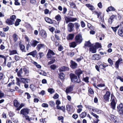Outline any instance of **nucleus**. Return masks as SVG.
<instances>
[{
  "label": "nucleus",
  "mask_w": 123,
  "mask_h": 123,
  "mask_svg": "<svg viewBox=\"0 0 123 123\" xmlns=\"http://www.w3.org/2000/svg\"><path fill=\"white\" fill-rule=\"evenodd\" d=\"M75 73L78 76L79 79L77 78V76L73 74H71L70 75V77L71 81L73 82H76L78 83L81 81V80L79 79L80 75L82 73V71L80 69L76 70L75 71Z\"/></svg>",
  "instance_id": "1"
},
{
  "label": "nucleus",
  "mask_w": 123,
  "mask_h": 123,
  "mask_svg": "<svg viewBox=\"0 0 123 123\" xmlns=\"http://www.w3.org/2000/svg\"><path fill=\"white\" fill-rule=\"evenodd\" d=\"M16 80L17 81L16 83L17 84L20 86V84L19 83V82L23 83H28L29 81V80L28 79L24 78H19L17 77L16 78Z\"/></svg>",
  "instance_id": "2"
},
{
  "label": "nucleus",
  "mask_w": 123,
  "mask_h": 123,
  "mask_svg": "<svg viewBox=\"0 0 123 123\" xmlns=\"http://www.w3.org/2000/svg\"><path fill=\"white\" fill-rule=\"evenodd\" d=\"M111 107L113 109H115L116 103L115 102L116 98L115 97L113 94H111Z\"/></svg>",
  "instance_id": "3"
},
{
  "label": "nucleus",
  "mask_w": 123,
  "mask_h": 123,
  "mask_svg": "<svg viewBox=\"0 0 123 123\" xmlns=\"http://www.w3.org/2000/svg\"><path fill=\"white\" fill-rule=\"evenodd\" d=\"M30 109L25 108L22 109L21 111L20 114L23 115V116L27 115L29 112Z\"/></svg>",
  "instance_id": "4"
},
{
  "label": "nucleus",
  "mask_w": 123,
  "mask_h": 123,
  "mask_svg": "<svg viewBox=\"0 0 123 123\" xmlns=\"http://www.w3.org/2000/svg\"><path fill=\"white\" fill-rule=\"evenodd\" d=\"M65 20L67 24L69 22H74L77 20V18L71 17H66L65 18Z\"/></svg>",
  "instance_id": "5"
},
{
  "label": "nucleus",
  "mask_w": 123,
  "mask_h": 123,
  "mask_svg": "<svg viewBox=\"0 0 123 123\" xmlns=\"http://www.w3.org/2000/svg\"><path fill=\"white\" fill-rule=\"evenodd\" d=\"M82 39L81 35L80 34H78L75 37V41L76 43L79 44L81 43L82 41Z\"/></svg>",
  "instance_id": "6"
},
{
  "label": "nucleus",
  "mask_w": 123,
  "mask_h": 123,
  "mask_svg": "<svg viewBox=\"0 0 123 123\" xmlns=\"http://www.w3.org/2000/svg\"><path fill=\"white\" fill-rule=\"evenodd\" d=\"M55 55V53L52 50L49 49L47 55V58H51L52 56Z\"/></svg>",
  "instance_id": "7"
},
{
  "label": "nucleus",
  "mask_w": 123,
  "mask_h": 123,
  "mask_svg": "<svg viewBox=\"0 0 123 123\" xmlns=\"http://www.w3.org/2000/svg\"><path fill=\"white\" fill-rule=\"evenodd\" d=\"M74 25L73 23H69L68 25L67 29L68 31L70 32L72 31L74 29Z\"/></svg>",
  "instance_id": "8"
},
{
  "label": "nucleus",
  "mask_w": 123,
  "mask_h": 123,
  "mask_svg": "<svg viewBox=\"0 0 123 123\" xmlns=\"http://www.w3.org/2000/svg\"><path fill=\"white\" fill-rule=\"evenodd\" d=\"M110 95V92L108 91H106L105 94L103 96L104 99L105 101H109Z\"/></svg>",
  "instance_id": "9"
},
{
  "label": "nucleus",
  "mask_w": 123,
  "mask_h": 123,
  "mask_svg": "<svg viewBox=\"0 0 123 123\" xmlns=\"http://www.w3.org/2000/svg\"><path fill=\"white\" fill-rule=\"evenodd\" d=\"M117 111L120 114H123V105L122 104H120L117 107Z\"/></svg>",
  "instance_id": "10"
},
{
  "label": "nucleus",
  "mask_w": 123,
  "mask_h": 123,
  "mask_svg": "<svg viewBox=\"0 0 123 123\" xmlns=\"http://www.w3.org/2000/svg\"><path fill=\"white\" fill-rule=\"evenodd\" d=\"M39 33L40 35L43 38H45L47 37L46 33L45 31L43 30H41Z\"/></svg>",
  "instance_id": "11"
},
{
  "label": "nucleus",
  "mask_w": 123,
  "mask_h": 123,
  "mask_svg": "<svg viewBox=\"0 0 123 123\" xmlns=\"http://www.w3.org/2000/svg\"><path fill=\"white\" fill-rule=\"evenodd\" d=\"M45 47V45L43 44H38L37 47V48L38 51H39L40 49H44Z\"/></svg>",
  "instance_id": "12"
},
{
  "label": "nucleus",
  "mask_w": 123,
  "mask_h": 123,
  "mask_svg": "<svg viewBox=\"0 0 123 123\" xmlns=\"http://www.w3.org/2000/svg\"><path fill=\"white\" fill-rule=\"evenodd\" d=\"M25 74L23 73V72L22 71V68L20 69L19 71L17 73V75L19 77H22L25 75Z\"/></svg>",
  "instance_id": "13"
},
{
  "label": "nucleus",
  "mask_w": 123,
  "mask_h": 123,
  "mask_svg": "<svg viewBox=\"0 0 123 123\" xmlns=\"http://www.w3.org/2000/svg\"><path fill=\"white\" fill-rule=\"evenodd\" d=\"M86 6L91 10L92 11L95 10V8L92 5L90 4H86Z\"/></svg>",
  "instance_id": "14"
},
{
  "label": "nucleus",
  "mask_w": 123,
  "mask_h": 123,
  "mask_svg": "<svg viewBox=\"0 0 123 123\" xmlns=\"http://www.w3.org/2000/svg\"><path fill=\"white\" fill-rule=\"evenodd\" d=\"M100 58V56L99 55L97 54H94L93 55L92 59L94 60H98Z\"/></svg>",
  "instance_id": "15"
},
{
  "label": "nucleus",
  "mask_w": 123,
  "mask_h": 123,
  "mask_svg": "<svg viewBox=\"0 0 123 123\" xmlns=\"http://www.w3.org/2000/svg\"><path fill=\"white\" fill-rule=\"evenodd\" d=\"M37 54V52L36 50L34 51L27 54V55H32L33 57H35Z\"/></svg>",
  "instance_id": "16"
},
{
  "label": "nucleus",
  "mask_w": 123,
  "mask_h": 123,
  "mask_svg": "<svg viewBox=\"0 0 123 123\" xmlns=\"http://www.w3.org/2000/svg\"><path fill=\"white\" fill-rule=\"evenodd\" d=\"M77 64L75 62H71L70 67L73 69H74L77 67Z\"/></svg>",
  "instance_id": "17"
},
{
  "label": "nucleus",
  "mask_w": 123,
  "mask_h": 123,
  "mask_svg": "<svg viewBox=\"0 0 123 123\" xmlns=\"http://www.w3.org/2000/svg\"><path fill=\"white\" fill-rule=\"evenodd\" d=\"M6 22V24L9 25H12L14 23L13 21L10 18L7 19Z\"/></svg>",
  "instance_id": "18"
},
{
  "label": "nucleus",
  "mask_w": 123,
  "mask_h": 123,
  "mask_svg": "<svg viewBox=\"0 0 123 123\" xmlns=\"http://www.w3.org/2000/svg\"><path fill=\"white\" fill-rule=\"evenodd\" d=\"M68 70L69 68L68 67L63 66L60 68L59 69V71L60 72L64 71H66Z\"/></svg>",
  "instance_id": "19"
},
{
  "label": "nucleus",
  "mask_w": 123,
  "mask_h": 123,
  "mask_svg": "<svg viewBox=\"0 0 123 123\" xmlns=\"http://www.w3.org/2000/svg\"><path fill=\"white\" fill-rule=\"evenodd\" d=\"M74 37V35L73 34H70L67 36V39L68 40L72 39Z\"/></svg>",
  "instance_id": "20"
},
{
  "label": "nucleus",
  "mask_w": 123,
  "mask_h": 123,
  "mask_svg": "<svg viewBox=\"0 0 123 123\" xmlns=\"http://www.w3.org/2000/svg\"><path fill=\"white\" fill-rule=\"evenodd\" d=\"M14 105L16 107H18L19 105V103L16 99L14 100L13 101Z\"/></svg>",
  "instance_id": "21"
},
{
  "label": "nucleus",
  "mask_w": 123,
  "mask_h": 123,
  "mask_svg": "<svg viewBox=\"0 0 123 123\" xmlns=\"http://www.w3.org/2000/svg\"><path fill=\"white\" fill-rule=\"evenodd\" d=\"M39 43V42L34 40L32 41L31 45L32 47H35L36 46L37 44Z\"/></svg>",
  "instance_id": "22"
},
{
  "label": "nucleus",
  "mask_w": 123,
  "mask_h": 123,
  "mask_svg": "<svg viewBox=\"0 0 123 123\" xmlns=\"http://www.w3.org/2000/svg\"><path fill=\"white\" fill-rule=\"evenodd\" d=\"M73 90V88L72 87L70 86L68 87L66 89V92L67 93H69L71 92Z\"/></svg>",
  "instance_id": "23"
},
{
  "label": "nucleus",
  "mask_w": 123,
  "mask_h": 123,
  "mask_svg": "<svg viewBox=\"0 0 123 123\" xmlns=\"http://www.w3.org/2000/svg\"><path fill=\"white\" fill-rule=\"evenodd\" d=\"M115 10V9L112 6L109 7L106 10L107 12H109L110 11H114Z\"/></svg>",
  "instance_id": "24"
},
{
  "label": "nucleus",
  "mask_w": 123,
  "mask_h": 123,
  "mask_svg": "<svg viewBox=\"0 0 123 123\" xmlns=\"http://www.w3.org/2000/svg\"><path fill=\"white\" fill-rule=\"evenodd\" d=\"M77 45L76 43L74 42L70 43L69 46L70 47L75 48Z\"/></svg>",
  "instance_id": "25"
},
{
  "label": "nucleus",
  "mask_w": 123,
  "mask_h": 123,
  "mask_svg": "<svg viewBox=\"0 0 123 123\" xmlns=\"http://www.w3.org/2000/svg\"><path fill=\"white\" fill-rule=\"evenodd\" d=\"M56 107L58 109L61 110L63 112L65 111V107L64 106H60L59 105H58L56 106Z\"/></svg>",
  "instance_id": "26"
},
{
  "label": "nucleus",
  "mask_w": 123,
  "mask_h": 123,
  "mask_svg": "<svg viewBox=\"0 0 123 123\" xmlns=\"http://www.w3.org/2000/svg\"><path fill=\"white\" fill-rule=\"evenodd\" d=\"M86 113L85 112H82L80 115V116L81 118H83L86 116Z\"/></svg>",
  "instance_id": "27"
},
{
  "label": "nucleus",
  "mask_w": 123,
  "mask_h": 123,
  "mask_svg": "<svg viewBox=\"0 0 123 123\" xmlns=\"http://www.w3.org/2000/svg\"><path fill=\"white\" fill-rule=\"evenodd\" d=\"M9 55H12L14 54H18L16 50H10L9 51Z\"/></svg>",
  "instance_id": "28"
},
{
  "label": "nucleus",
  "mask_w": 123,
  "mask_h": 123,
  "mask_svg": "<svg viewBox=\"0 0 123 123\" xmlns=\"http://www.w3.org/2000/svg\"><path fill=\"white\" fill-rule=\"evenodd\" d=\"M45 21L47 22L50 23L52 24L53 23L51 19L48 17H46L45 18Z\"/></svg>",
  "instance_id": "29"
},
{
  "label": "nucleus",
  "mask_w": 123,
  "mask_h": 123,
  "mask_svg": "<svg viewBox=\"0 0 123 123\" xmlns=\"http://www.w3.org/2000/svg\"><path fill=\"white\" fill-rule=\"evenodd\" d=\"M65 76V74L63 73H61L59 74V77L62 80H63Z\"/></svg>",
  "instance_id": "30"
},
{
  "label": "nucleus",
  "mask_w": 123,
  "mask_h": 123,
  "mask_svg": "<svg viewBox=\"0 0 123 123\" xmlns=\"http://www.w3.org/2000/svg\"><path fill=\"white\" fill-rule=\"evenodd\" d=\"M90 51L92 53H94L96 52V50L95 48L94 47H91L90 48Z\"/></svg>",
  "instance_id": "31"
},
{
  "label": "nucleus",
  "mask_w": 123,
  "mask_h": 123,
  "mask_svg": "<svg viewBox=\"0 0 123 123\" xmlns=\"http://www.w3.org/2000/svg\"><path fill=\"white\" fill-rule=\"evenodd\" d=\"M118 33L120 36H123V30L120 29L118 31Z\"/></svg>",
  "instance_id": "32"
},
{
  "label": "nucleus",
  "mask_w": 123,
  "mask_h": 123,
  "mask_svg": "<svg viewBox=\"0 0 123 123\" xmlns=\"http://www.w3.org/2000/svg\"><path fill=\"white\" fill-rule=\"evenodd\" d=\"M13 39L15 42H16L18 40V37L16 34H14L13 35Z\"/></svg>",
  "instance_id": "33"
},
{
  "label": "nucleus",
  "mask_w": 123,
  "mask_h": 123,
  "mask_svg": "<svg viewBox=\"0 0 123 123\" xmlns=\"http://www.w3.org/2000/svg\"><path fill=\"white\" fill-rule=\"evenodd\" d=\"M20 48L23 52H25V46L22 44H20Z\"/></svg>",
  "instance_id": "34"
},
{
  "label": "nucleus",
  "mask_w": 123,
  "mask_h": 123,
  "mask_svg": "<svg viewBox=\"0 0 123 123\" xmlns=\"http://www.w3.org/2000/svg\"><path fill=\"white\" fill-rule=\"evenodd\" d=\"M85 45L86 46L90 47L91 46V44L89 41L86 42L85 44Z\"/></svg>",
  "instance_id": "35"
},
{
  "label": "nucleus",
  "mask_w": 123,
  "mask_h": 123,
  "mask_svg": "<svg viewBox=\"0 0 123 123\" xmlns=\"http://www.w3.org/2000/svg\"><path fill=\"white\" fill-rule=\"evenodd\" d=\"M16 18V17L15 15H12L10 17V19L13 21L14 23Z\"/></svg>",
  "instance_id": "36"
},
{
  "label": "nucleus",
  "mask_w": 123,
  "mask_h": 123,
  "mask_svg": "<svg viewBox=\"0 0 123 123\" xmlns=\"http://www.w3.org/2000/svg\"><path fill=\"white\" fill-rule=\"evenodd\" d=\"M111 117L112 120L115 122L116 119V117L113 115H111Z\"/></svg>",
  "instance_id": "37"
},
{
  "label": "nucleus",
  "mask_w": 123,
  "mask_h": 123,
  "mask_svg": "<svg viewBox=\"0 0 123 123\" xmlns=\"http://www.w3.org/2000/svg\"><path fill=\"white\" fill-rule=\"evenodd\" d=\"M95 46L96 48H101L102 47L100 43H96Z\"/></svg>",
  "instance_id": "38"
},
{
  "label": "nucleus",
  "mask_w": 123,
  "mask_h": 123,
  "mask_svg": "<svg viewBox=\"0 0 123 123\" xmlns=\"http://www.w3.org/2000/svg\"><path fill=\"white\" fill-rule=\"evenodd\" d=\"M21 20L19 19H18L16 20L15 23V25L16 26H18L19 24V22H20Z\"/></svg>",
  "instance_id": "39"
},
{
  "label": "nucleus",
  "mask_w": 123,
  "mask_h": 123,
  "mask_svg": "<svg viewBox=\"0 0 123 123\" xmlns=\"http://www.w3.org/2000/svg\"><path fill=\"white\" fill-rule=\"evenodd\" d=\"M23 117H25V119L28 120V121H30V119L29 116L27 115L23 116Z\"/></svg>",
  "instance_id": "40"
},
{
  "label": "nucleus",
  "mask_w": 123,
  "mask_h": 123,
  "mask_svg": "<svg viewBox=\"0 0 123 123\" xmlns=\"http://www.w3.org/2000/svg\"><path fill=\"white\" fill-rule=\"evenodd\" d=\"M23 70L24 72V73L25 74L28 73V71L26 68L25 67H23Z\"/></svg>",
  "instance_id": "41"
},
{
  "label": "nucleus",
  "mask_w": 123,
  "mask_h": 123,
  "mask_svg": "<svg viewBox=\"0 0 123 123\" xmlns=\"http://www.w3.org/2000/svg\"><path fill=\"white\" fill-rule=\"evenodd\" d=\"M55 18L57 21H60L61 19V17L60 15H58L55 17Z\"/></svg>",
  "instance_id": "42"
},
{
  "label": "nucleus",
  "mask_w": 123,
  "mask_h": 123,
  "mask_svg": "<svg viewBox=\"0 0 123 123\" xmlns=\"http://www.w3.org/2000/svg\"><path fill=\"white\" fill-rule=\"evenodd\" d=\"M4 97V94L0 90V98H2Z\"/></svg>",
  "instance_id": "43"
},
{
  "label": "nucleus",
  "mask_w": 123,
  "mask_h": 123,
  "mask_svg": "<svg viewBox=\"0 0 123 123\" xmlns=\"http://www.w3.org/2000/svg\"><path fill=\"white\" fill-rule=\"evenodd\" d=\"M15 1L14 4L16 6H19L20 3L18 2V0H14Z\"/></svg>",
  "instance_id": "44"
},
{
  "label": "nucleus",
  "mask_w": 123,
  "mask_h": 123,
  "mask_svg": "<svg viewBox=\"0 0 123 123\" xmlns=\"http://www.w3.org/2000/svg\"><path fill=\"white\" fill-rule=\"evenodd\" d=\"M76 61L78 62H79V61H84L83 60V57L82 56H81L79 58L77 59Z\"/></svg>",
  "instance_id": "45"
},
{
  "label": "nucleus",
  "mask_w": 123,
  "mask_h": 123,
  "mask_svg": "<svg viewBox=\"0 0 123 123\" xmlns=\"http://www.w3.org/2000/svg\"><path fill=\"white\" fill-rule=\"evenodd\" d=\"M107 65H105L104 64H101L99 65L100 68L102 69H103L105 68V67L107 66Z\"/></svg>",
  "instance_id": "46"
},
{
  "label": "nucleus",
  "mask_w": 123,
  "mask_h": 123,
  "mask_svg": "<svg viewBox=\"0 0 123 123\" xmlns=\"http://www.w3.org/2000/svg\"><path fill=\"white\" fill-rule=\"evenodd\" d=\"M48 92L51 94H52L54 92V90L52 88H49L48 90Z\"/></svg>",
  "instance_id": "47"
},
{
  "label": "nucleus",
  "mask_w": 123,
  "mask_h": 123,
  "mask_svg": "<svg viewBox=\"0 0 123 123\" xmlns=\"http://www.w3.org/2000/svg\"><path fill=\"white\" fill-rule=\"evenodd\" d=\"M75 26L76 29L77 30L79 29V28L80 26V25L78 23H75Z\"/></svg>",
  "instance_id": "48"
},
{
  "label": "nucleus",
  "mask_w": 123,
  "mask_h": 123,
  "mask_svg": "<svg viewBox=\"0 0 123 123\" xmlns=\"http://www.w3.org/2000/svg\"><path fill=\"white\" fill-rule=\"evenodd\" d=\"M119 26H118L115 27H111V28L113 31L115 32H116V31L117 30L118 28L119 27Z\"/></svg>",
  "instance_id": "49"
},
{
  "label": "nucleus",
  "mask_w": 123,
  "mask_h": 123,
  "mask_svg": "<svg viewBox=\"0 0 123 123\" xmlns=\"http://www.w3.org/2000/svg\"><path fill=\"white\" fill-rule=\"evenodd\" d=\"M91 114L93 117H95L96 118L98 119L99 118V116L94 113L92 112H91Z\"/></svg>",
  "instance_id": "50"
},
{
  "label": "nucleus",
  "mask_w": 123,
  "mask_h": 123,
  "mask_svg": "<svg viewBox=\"0 0 123 123\" xmlns=\"http://www.w3.org/2000/svg\"><path fill=\"white\" fill-rule=\"evenodd\" d=\"M70 4L71 7L73 8H74L75 6V5L74 2L70 3Z\"/></svg>",
  "instance_id": "51"
},
{
  "label": "nucleus",
  "mask_w": 123,
  "mask_h": 123,
  "mask_svg": "<svg viewBox=\"0 0 123 123\" xmlns=\"http://www.w3.org/2000/svg\"><path fill=\"white\" fill-rule=\"evenodd\" d=\"M33 63L35 64L36 66L38 68H41V66L37 64V63L36 62H33Z\"/></svg>",
  "instance_id": "52"
},
{
  "label": "nucleus",
  "mask_w": 123,
  "mask_h": 123,
  "mask_svg": "<svg viewBox=\"0 0 123 123\" xmlns=\"http://www.w3.org/2000/svg\"><path fill=\"white\" fill-rule=\"evenodd\" d=\"M21 3L22 6H25L26 2V0H21Z\"/></svg>",
  "instance_id": "53"
},
{
  "label": "nucleus",
  "mask_w": 123,
  "mask_h": 123,
  "mask_svg": "<svg viewBox=\"0 0 123 123\" xmlns=\"http://www.w3.org/2000/svg\"><path fill=\"white\" fill-rule=\"evenodd\" d=\"M38 54V55L39 56V59L42 57L44 56L43 53L42 52H39Z\"/></svg>",
  "instance_id": "54"
},
{
  "label": "nucleus",
  "mask_w": 123,
  "mask_h": 123,
  "mask_svg": "<svg viewBox=\"0 0 123 123\" xmlns=\"http://www.w3.org/2000/svg\"><path fill=\"white\" fill-rule=\"evenodd\" d=\"M81 25L82 27H84L85 26V24L84 22L83 21H81L80 22Z\"/></svg>",
  "instance_id": "55"
},
{
  "label": "nucleus",
  "mask_w": 123,
  "mask_h": 123,
  "mask_svg": "<svg viewBox=\"0 0 123 123\" xmlns=\"http://www.w3.org/2000/svg\"><path fill=\"white\" fill-rule=\"evenodd\" d=\"M51 59L52 60V62H56L58 61L57 58L56 57H52Z\"/></svg>",
  "instance_id": "56"
},
{
  "label": "nucleus",
  "mask_w": 123,
  "mask_h": 123,
  "mask_svg": "<svg viewBox=\"0 0 123 123\" xmlns=\"http://www.w3.org/2000/svg\"><path fill=\"white\" fill-rule=\"evenodd\" d=\"M86 107L88 109L89 111H91V110H92V109H93L92 107L89 106V105H86Z\"/></svg>",
  "instance_id": "57"
},
{
  "label": "nucleus",
  "mask_w": 123,
  "mask_h": 123,
  "mask_svg": "<svg viewBox=\"0 0 123 123\" xmlns=\"http://www.w3.org/2000/svg\"><path fill=\"white\" fill-rule=\"evenodd\" d=\"M71 107L70 105H66V108L67 110L68 111H70L71 108Z\"/></svg>",
  "instance_id": "58"
},
{
  "label": "nucleus",
  "mask_w": 123,
  "mask_h": 123,
  "mask_svg": "<svg viewBox=\"0 0 123 123\" xmlns=\"http://www.w3.org/2000/svg\"><path fill=\"white\" fill-rule=\"evenodd\" d=\"M78 117V115L76 114H74L72 116L75 119H77Z\"/></svg>",
  "instance_id": "59"
},
{
  "label": "nucleus",
  "mask_w": 123,
  "mask_h": 123,
  "mask_svg": "<svg viewBox=\"0 0 123 123\" xmlns=\"http://www.w3.org/2000/svg\"><path fill=\"white\" fill-rule=\"evenodd\" d=\"M46 118H45L44 119H40V121L41 122H42V123H44L46 122V121L45 120Z\"/></svg>",
  "instance_id": "60"
},
{
  "label": "nucleus",
  "mask_w": 123,
  "mask_h": 123,
  "mask_svg": "<svg viewBox=\"0 0 123 123\" xmlns=\"http://www.w3.org/2000/svg\"><path fill=\"white\" fill-rule=\"evenodd\" d=\"M50 67L52 69L54 70L56 68V66L55 65L53 64L50 66Z\"/></svg>",
  "instance_id": "61"
},
{
  "label": "nucleus",
  "mask_w": 123,
  "mask_h": 123,
  "mask_svg": "<svg viewBox=\"0 0 123 123\" xmlns=\"http://www.w3.org/2000/svg\"><path fill=\"white\" fill-rule=\"evenodd\" d=\"M49 105L51 106H53L55 104L54 102L53 101H50L49 103Z\"/></svg>",
  "instance_id": "62"
},
{
  "label": "nucleus",
  "mask_w": 123,
  "mask_h": 123,
  "mask_svg": "<svg viewBox=\"0 0 123 123\" xmlns=\"http://www.w3.org/2000/svg\"><path fill=\"white\" fill-rule=\"evenodd\" d=\"M59 97V95L57 93H55L53 97L54 98L57 99Z\"/></svg>",
  "instance_id": "63"
},
{
  "label": "nucleus",
  "mask_w": 123,
  "mask_h": 123,
  "mask_svg": "<svg viewBox=\"0 0 123 123\" xmlns=\"http://www.w3.org/2000/svg\"><path fill=\"white\" fill-rule=\"evenodd\" d=\"M9 115L10 117H12L14 115V114L13 112H10L9 113Z\"/></svg>",
  "instance_id": "64"
}]
</instances>
